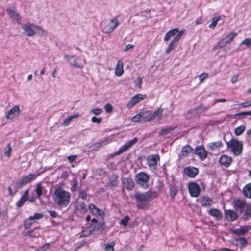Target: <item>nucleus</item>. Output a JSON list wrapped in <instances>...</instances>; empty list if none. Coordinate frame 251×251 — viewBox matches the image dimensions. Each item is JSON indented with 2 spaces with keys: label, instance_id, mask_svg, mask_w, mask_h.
I'll use <instances>...</instances> for the list:
<instances>
[{
  "label": "nucleus",
  "instance_id": "nucleus-1",
  "mask_svg": "<svg viewBox=\"0 0 251 251\" xmlns=\"http://www.w3.org/2000/svg\"><path fill=\"white\" fill-rule=\"evenodd\" d=\"M158 193L149 189L146 192H136L134 197L136 200V206L138 209L147 210L150 207V201L157 198Z\"/></svg>",
  "mask_w": 251,
  "mask_h": 251
},
{
  "label": "nucleus",
  "instance_id": "nucleus-2",
  "mask_svg": "<svg viewBox=\"0 0 251 251\" xmlns=\"http://www.w3.org/2000/svg\"><path fill=\"white\" fill-rule=\"evenodd\" d=\"M70 193L59 187L56 188L54 192L53 199L55 204L60 208L67 207L70 202Z\"/></svg>",
  "mask_w": 251,
  "mask_h": 251
},
{
  "label": "nucleus",
  "instance_id": "nucleus-3",
  "mask_svg": "<svg viewBox=\"0 0 251 251\" xmlns=\"http://www.w3.org/2000/svg\"><path fill=\"white\" fill-rule=\"evenodd\" d=\"M36 177L37 176L35 174H30L28 175L23 176L21 180L16 183L14 188V192L10 186L8 187L7 189L9 195L13 197L19 189L32 181L34 179H36Z\"/></svg>",
  "mask_w": 251,
  "mask_h": 251
},
{
  "label": "nucleus",
  "instance_id": "nucleus-4",
  "mask_svg": "<svg viewBox=\"0 0 251 251\" xmlns=\"http://www.w3.org/2000/svg\"><path fill=\"white\" fill-rule=\"evenodd\" d=\"M227 148L231 151L233 154L238 156L242 152L243 143L241 141L236 139H231L226 142Z\"/></svg>",
  "mask_w": 251,
  "mask_h": 251
},
{
  "label": "nucleus",
  "instance_id": "nucleus-5",
  "mask_svg": "<svg viewBox=\"0 0 251 251\" xmlns=\"http://www.w3.org/2000/svg\"><path fill=\"white\" fill-rule=\"evenodd\" d=\"M119 20L117 17L110 20V23L104 22L102 31L105 33H111L119 25Z\"/></svg>",
  "mask_w": 251,
  "mask_h": 251
},
{
  "label": "nucleus",
  "instance_id": "nucleus-6",
  "mask_svg": "<svg viewBox=\"0 0 251 251\" xmlns=\"http://www.w3.org/2000/svg\"><path fill=\"white\" fill-rule=\"evenodd\" d=\"M137 141V138L136 137H134L133 139L128 141L126 144H125L123 146L121 147L117 151H115L113 154H112L111 155V157H114L115 156L119 155L122 154V153L126 151L134 144L136 143Z\"/></svg>",
  "mask_w": 251,
  "mask_h": 251
},
{
  "label": "nucleus",
  "instance_id": "nucleus-7",
  "mask_svg": "<svg viewBox=\"0 0 251 251\" xmlns=\"http://www.w3.org/2000/svg\"><path fill=\"white\" fill-rule=\"evenodd\" d=\"M22 28L26 33L28 36H33L36 34V31L41 28L31 23H27L22 25Z\"/></svg>",
  "mask_w": 251,
  "mask_h": 251
},
{
  "label": "nucleus",
  "instance_id": "nucleus-8",
  "mask_svg": "<svg viewBox=\"0 0 251 251\" xmlns=\"http://www.w3.org/2000/svg\"><path fill=\"white\" fill-rule=\"evenodd\" d=\"M149 175L145 172H139L135 176V180L137 184L143 187L145 185L146 188L148 187V186L146 184L149 181Z\"/></svg>",
  "mask_w": 251,
  "mask_h": 251
},
{
  "label": "nucleus",
  "instance_id": "nucleus-9",
  "mask_svg": "<svg viewBox=\"0 0 251 251\" xmlns=\"http://www.w3.org/2000/svg\"><path fill=\"white\" fill-rule=\"evenodd\" d=\"M247 204L245 200L240 198H235L233 200L234 208L240 213H243Z\"/></svg>",
  "mask_w": 251,
  "mask_h": 251
},
{
  "label": "nucleus",
  "instance_id": "nucleus-10",
  "mask_svg": "<svg viewBox=\"0 0 251 251\" xmlns=\"http://www.w3.org/2000/svg\"><path fill=\"white\" fill-rule=\"evenodd\" d=\"M160 160V156L158 154H155L150 155L147 159V164L150 168L156 170L157 169V162Z\"/></svg>",
  "mask_w": 251,
  "mask_h": 251
},
{
  "label": "nucleus",
  "instance_id": "nucleus-11",
  "mask_svg": "<svg viewBox=\"0 0 251 251\" xmlns=\"http://www.w3.org/2000/svg\"><path fill=\"white\" fill-rule=\"evenodd\" d=\"M188 190L190 195L193 197H198L201 192V188L196 182H191L188 185Z\"/></svg>",
  "mask_w": 251,
  "mask_h": 251
},
{
  "label": "nucleus",
  "instance_id": "nucleus-12",
  "mask_svg": "<svg viewBox=\"0 0 251 251\" xmlns=\"http://www.w3.org/2000/svg\"><path fill=\"white\" fill-rule=\"evenodd\" d=\"M194 153L198 155L201 161H204L208 156V152L203 146H197L194 150Z\"/></svg>",
  "mask_w": 251,
  "mask_h": 251
},
{
  "label": "nucleus",
  "instance_id": "nucleus-13",
  "mask_svg": "<svg viewBox=\"0 0 251 251\" xmlns=\"http://www.w3.org/2000/svg\"><path fill=\"white\" fill-rule=\"evenodd\" d=\"M146 97V95L142 94H137L132 97L128 103L126 104V107L128 109L133 107L135 104L139 103L141 100L144 99Z\"/></svg>",
  "mask_w": 251,
  "mask_h": 251
},
{
  "label": "nucleus",
  "instance_id": "nucleus-14",
  "mask_svg": "<svg viewBox=\"0 0 251 251\" xmlns=\"http://www.w3.org/2000/svg\"><path fill=\"white\" fill-rule=\"evenodd\" d=\"M75 212L76 213L84 214L87 212V208L85 203L83 201H76L74 203Z\"/></svg>",
  "mask_w": 251,
  "mask_h": 251
},
{
  "label": "nucleus",
  "instance_id": "nucleus-15",
  "mask_svg": "<svg viewBox=\"0 0 251 251\" xmlns=\"http://www.w3.org/2000/svg\"><path fill=\"white\" fill-rule=\"evenodd\" d=\"M20 113L19 106L17 105L12 107L8 112L5 116V118L8 120H13L17 118Z\"/></svg>",
  "mask_w": 251,
  "mask_h": 251
},
{
  "label": "nucleus",
  "instance_id": "nucleus-16",
  "mask_svg": "<svg viewBox=\"0 0 251 251\" xmlns=\"http://www.w3.org/2000/svg\"><path fill=\"white\" fill-rule=\"evenodd\" d=\"M183 34L184 31L182 30L180 33L175 36V37L170 42L166 50L165 53L166 54H169L174 49L175 47V44L180 39Z\"/></svg>",
  "mask_w": 251,
  "mask_h": 251
},
{
  "label": "nucleus",
  "instance_id": "nucleus-17",
  "mask_svg": "<svg viewBox=\"0 0 251 251\" xmlns=\"http://www.w3.org/2000/svg\"><path fill=\"white\" fill-rule=\"evenodd\" d=\"M183 173L190 178H194L199 173L198 168L193 166H187L183 170Z\"/></svg>",
  "mask_w": 251,
  "mask_h": 251
},
{
  "label": "nucleus",
  "instance_id": "nucleus-18",
  "mask_svg": "<svg viewBox=\"0 0 251 251\" xmlns=\"http://www.w3.org/2000/svg\"><path fill=\"white\" fill-rule=\"evenodd\" d=\"M225 218L228 222H233L238 218L237 213L233 210H225Z\"/></svg>",
  "mask_w": 251,
  "mask_h": 251
},
{
  "label": "nucleus",
  "instance_id": "nucleus-19",
  "mask_svg": "<svg viewBox=\"0 0 251 251\" xmlns=\"http://www.w3.org/2000/svg\"><path fill=\"white\" fill-rule=\"evenodd\" d=\"M251 229V226H241L239 228L231 230V233L237 236L244 235Z\"/></svg>",
  "mask_w": 251,
  "mask_h": 251
},
{
  "label": "nucleus",
  "instance_id": "nucleus-20",
  "mask_svg": "<svg viewBox=\"0 0 251 251\" xmlns=\"http://www.w3.org/2000/svg\"><path fill=\"white\" fill-rule=\"evenodd\" d=\"M89 210L90 212L93 215L100 216L103 217L105 215L104 212L100 208L96 206L93 203H91L88 205Z\"/></svg>",
  "mask_w": 251,
  "mask_h": 251
},
{
  "label": "nucleus",
  "instance_id": "nucleus-21",
  "mask_svg": "<svg viewBox=\"0 0 251 251\" xmlns=\"http://www.w3.org/2000/svg\"><path fill=\"white\" fill-rule=\"evenodd\" d=\"M219 163L226 167H228L232 162V158L226 155H222L219 159Z\"/></svg>",
  "mask_w": 251,
  "mask_h": 251
},
{
  "label": "nucleus",
  "instance_id": "nucleus-22",
  "mask_svg": "<svg viewBox=\"0 0 251 251\" xmlns=\"http://www.w3.org/2000/svg\"><path fill=\"white\" fill-rule=\"evenodd\" d=\"M122 184L126 190L130 191L133 189L135 184L132 179L129 177H126L122 179Z\"/></svg>",
  "mask_w": 251,
  "mask_h": 251
},
{
  "label": "nucleus",
  "instance_id": "nucleus-23",
  "mask_svg": "<svg viewBox=\"0 0 251 251\" xmlns=\"http://www.w3.org/2000/svg\"><path fill=\"white\" fill-rule=\"evenodd\" d=\"M194 151L191 146L187 144L182 147L181 151V154L179 155L180 158L188 156L190 153H193Z\"/></svg>",
  "mask_w": 251,
  "mask_h": 251
},
{
  "label": "nucleus",
  "instance_id": "nucleus-24",
  "mask_svg": "<svg viewBox=\"0 0 251 251\" xmlns=\"http://www.w3.org/2000/svg\"><path fill=\"white\" fill-rule=\"evenodd\" d=\"M6 12L11 19L16 21L18 24H21L22 20L19 13L10 8L6 9Z\"/></svg>",
  "mask_w": 251,
  "mask_h": 251
},
{
  "label": "nucleus",
  "instance_id": "nucleus-25",
  "mask_svg": "<svg viewBox=\"0 0 251 251\" xmlns=\"http://www.w3.org/2000/svg\"><path fill=\"white\" fill-rule=\"evenodd\" d=\"M208 214L214 217L217 221H220L223 218L222 213L218 209L211 208L208 211Z\"/></svg>",
  "mask_w": 251,
  "mask_h": 251
},
{
  "label": "nucleus",
  "instance_id": "nucleus-26",
  "mask_svg": "<svg viewBox=\"0 0 251 251\" xmlns=\"http://www.w3.org/2000/svg\"><path fill=\"white\" fill-rule=\"evenodd\" d=\"M181 30L179 31L178 28H175L174 29H171L167 32L164 36V40L165 41H169L170 38L174 36H176L177 34H178Z\"/></svg>",
  "mask_w": 251,
  "mask_h": 251
},
{
  "label": "nucleus",
  "instance_id": "nucleus-27",
  "mask_svg": "<svg viewBox=\"0 0 251 251\" xmlns=\"http://www.w3.org/2000/svg\"><path fill=\"white\" fill-rule=\"evenodd\" d=\"M124 64L122 61L119 60L115 67V74L117 76H121L124 73Z\"/></svg>",
  "mask_w": 251,
  "mask_h": 251
},
{
  "label": "nucleus",
  "instance_id": "nucleus-28",
  "mask_svg": "<svg viewBox=\"0 0 251 251\" xmlns=\"http://www.w3.org/2000/svg\"><path fill=\"white\" fill-rule=\"evenodd\" d=\"M223 143L222 141L220 140L209 143L207 145V147L208 148V150L210 151H214L221 148V147H223Z\"/></svg>",
  "mask_w": 251,
  "mask_h": 251
},
{
  "label": "nucleus",
  "instance_id": "nucleus-29",
  "mask_svg": "<svg viewBox=\"0 0 251 251\" xmlns=\"http://www.w3.org/2000/svg\"><path fill=\"white\" fill-rule=\"evenodd\" d=\"M212 199L207 196L201 197L200 198V203L201 206L204 207L210 206L212 203Z\"/></svg>",
  "mask_w": 251,
  "mask_h": 251
},
{
  "label": "nucleus",
  "instance_id": "nucleus-30",
  "mask_svg": "<svg viewBox=\"0 0 251 251\" xmlns=\"http://www.w3.org/2000/svg\"><path fill=\"white\" fill-rule=\"evenodd\" d=\"M244 211L242 218L244 220L246 221L251 218V203L247 204Z\"/></svg>",
  "mask_w": 251,
  "mask_h": 251
},
{
  "label": "nucleus",
  "instance_id": "nucleus-31",
  "mask_svg": "<svg viewBox=\"0 0 251 251\" xmlns=\"http://www.w3.org/2000/svg\"><path fill=\"white\" fill-rule=\"evenodd\" d=\"M243 193L245 197L251 199V182L243 187Z\"/></svg>",
  "mask_w": 251,
  "mask_h": 251
},
{
  "label": "nucleus",
  "instance_id": "nucleus-32",
  "mask_svg": "<svg viewBox=\"0 0 251 251\" xmlns=\"http://www.w3.org/2000/svg\"><path fill=\"white\" fill-rule=\"evenodd\" d=\"M142 122L151 121L153 120L151 113L149 111H146L142 113Z\"/></svg>",
  "mask_w": 251,
  "mask_h": 251
},
{
  "label": "nucleus",
  "instance_id": "nucleus-33",
  "mask_svg": "<svg viewBox=\"0 0 251 251\" xmlns=\"http://www.w3.org/2000/svg\"><path fill=\"white\" fill-rule=\"evenodd\" d=\"M163 112V109L161 107L158 108L155 111L153 112V114H151V116L152 118H153V120L154 119L160 120L162 116Z\"/></svg>",
  "mask_w": 251,
  "mask_h": 251
},
{
  "label": "nucleus",
  "instance_id": "nucleus-34",
  "mask_svg": "<svg viewBox=\"0 0 251 251\" xmlns=\"http://www.w3.org/2000/svg\"><path fill=\"white\" fill-rule=\"evenodd\" d=\"M221 19L220 16L213 18L211 23L209 25V28L214 29L217 25L218 22Z\"/></svg>",
  "mask_w": 251,
  "mask_h": 251
},
{
  "label": "nucleus",
  "instance_id": "nucleus-35",
  "mask_svg": "<svg viewBox=\"0 0 251 251\" xmlns=\"http://www.w3.org/2000/svg\"><path fill=\"white\" fill-rule=\"evenodd\" d=\"M236 242H239L241 248L245 247L248 244V241L244 237L235 238Z\"/></svg>",
  "mask_w": 251,
  "mask_h": 251
},
{
  "label": "nucleus",
  "instance_id": "nucleus-36",
  "mask_svg": "<svg viewBox=\"0 0 251 251\" xmlns=\"http://www.w3.org/2000/svg\"><path fill=\"white\" fill-rule=\"evenodd\" d=\"M246 128L245 126L244 125H241L239 126L236 127L234 130V133L236 136H239L241 135Z\"/></svg>",
  "mask_w": 251,
  "mask_h": 251
},
{
  "label": "nucleus",
  "instance_id": "nucleus-37",
  "mask_svg": "<svg viewBox=\"0 0 251 251\" xmlns=\"http://www.w3.org/2000/svg\"><path fill=\"white\" fill-rule=\"evenodd\" d=\"M175 128L172 127L162 128L159 132V135L160 136L167 135L169 134L171 131H172Z\"/></svg>",
  "mask_w": 251,
  "mask_h": 251
},
{
  "label": "nucleus",
  "instance_id": "nucleus-38",
  "mask_svg": "<svg viewBox=\"0 0 251 251\" xmlns=\"http://www.w3.org/2000/svg\"><path fill=\"white\" fill-rule=\"evenodd\" d=\"M178 192L177 187L175 185H172L170 187V195L171 197L174 198Z\"/></svg>",
  "mask_w": 251,
  "mask_h": 251
},
{
  "label": "nucleus",
  "instance_id": "nucleus-39",
  "mask_svg": "<svg viewBox=\"0 0 251 251\" xmlns=\"http://www.w3.org/2000/svg\"><path fill=\"white\" fill-rule=\"evenodd\" d=\"M71 182H72V186H71V189H70L71 191L72 192H75L76 191V190L78 188V180H77V178H74L72 180Z\"/></svg>",
  "mask_w": 251,
  "mask_h": 251
},
{
  "label": "nucleus",
  "instance_id": "nucleus-40",
  "mask_svg": "<svg viewBox=\"0 0 251 251\" xmlns=\"http://www.w3.org/2000/svg\"><path fill=\"white\" fill-rule=\"evenodd\" d=\"M43 189L41 183H38L35 190L38 198H40V197L42 195Z\"/></svg>",
  "mask_w": 251,
  "mask_h": 251
},
{
  "label": "nucleus",
  "instance_id": "nucleus-41",
  "mask_svg": "<svg viewBox=\"0 0 251 251\" xmlns=\"http://www.w3.org/2000/svg\"><path fill=\"white\" fill-rule=\"evenodd\" d=\"M115 242L112 241L109 243L105 244L104 245V250L106 251H114V247L115 246Z\"/></svg>",
  "mask_w": 251,
  "mask_h": 251
},
{
  "label": "nucleus",
  "instance_id": "nucleus-42",
  "mask_svg": "<svg viewBox=\"0 0 251 251\" xmlns=\"http://www.w3.org/2000/svg\"><path fill=\"white\" fill-rule=\"evenodd\" d=\"M237 35V33L235 32H230L227 35H226L225 38L228 42V43H230L235 37H236Z\"/></svg>",
  "mask_w": 251,
  "mask_h": 251
},
{
  "label": "nucleus",
  "instance_id": "nucleus-43",
  "mask_svg": "<svg viewBox=\"0 0 251 251\" xmlns=\"http://www.w3.org/2000/svg\"><path fill=\"white\" fill-rule=\"evenodd\" d=\"M27 200L28 199L22 196L19 200L17 202L16 204V206L17 207H21Z\"/></svg>",
  "mask_w": 251,
  "mask_h": 251
},
{
  "label": "nucleus",
  "instance_id": "nucleus-44",
  "mask_svg": "<svg viewBox=\"0 0 251 251\" xmlns=\"http://www.w3.org/2000/svg\"><path fill=\"white\" fill-rule=\"evenodd\" d=\"M227 44H228V42H227L226 39L224 38L217 43L216 45L215 46V48H222L225 47Z\"/></svg>",
  "mask_w": 251,
  "mask_h": 251
},
{
  "label": "nucleus",
  "instance_id": "nucleus-45",
  "mask_svg": "<svg viewBox=\"0 0 251 251\" xmlns=\"http://www.w3.org/2000/svg\"><path fill=\"white\" fill-rule=\"evenodd\" d=\"M73 62L72 63H70L71 65H72L74 67H75L77 68L82 69L83 68V66L81 65V64H79L78 63V61H77L78 59V57H75L74 56V58H73Z\"/></svg>",
  "mask_w": 251,
  "mask_h": 251
},
{
  "label": "nucleus",
  "instance_id": "nucleus-46",
  "mask_svg": "<svg viewBox=\"0 0 251 251\" xmlns=\"http://www.w3.org/2000/svg\"><path fill=\"white\" fill-rule=\"evenodd\" d=\"M31 221V220L29 219V217L24 221V226L25 229H28L31 227L32 225V222Z\"/></svg>",
  "mask_w": 251,
  "mask_h": 251
},
{
  "label": "nucleus",
  "instance_id": "nucleus-47",
  "mask_svg": "<svg viewBox=\"0 0 251 251\" xmlns=\"http://www.w3.org/2000/svg\"><path fill=\"white\" fill-rule=\"evenodd\" d=\"M106 228V225L104 222L100 223L97 226H96L93 230L96 231L103 230Z\"/></svg>",
  "mask_w": 251,
  "mask_h": 251
},
{
  "label": "nucleus",
  "instance_id": "nucleus-48",
  "mask_svg": "<svg viewBox=\"0 0 251 251\" xmlns=\"http://www.w3.org/2000/svg\"><path fill=\"white\" fill-rule=\"evenodd\" d=\"M142 113H139L132 118V121L134 122H142Z\"/></svg>",
  "mask_w": 251,
  "mask_h": 251
},
{
  "label": "nucleus",
  "instance_id": "nucleus-49",
  "mask_svg": "<svg viewBox=\"0 0 251 251\" xmlns=\"http://www.w3.org/2000/svg\"><path fill=\"white\" fill-rule=\"evenodd\" d=\"M43 216L44 215L42 213H35L33 216H31L29 217V219H31V220H39L42 218Z\"/></svg>",
  "mask_w": 251,
  "mask_h": 251
},
{
  "label": "nucleus",
  "instance_id": "nucleus-50",
  "mask_svg": "<svg viewBox=\"0 0 251 251\" xmlns=\"http://www.w3.org/2000/svg\"><path fill=\"white\" fill-rule=\"evenodd\" d=\"M130 219V217L128 215H126L124 219H122L120 222V224L123 225L124 226H126L127 225L128 222Z\"/></svg>",
  "mask_w": 251,
  "mask_h": 251
},
{
  "label": "nucleus",
  "instance_id": "nucleus-51",
  "mask_svg": "<svg viewBox=\"0 0 251 251\" xmlns=\"http://www.w3.org/2000/svg\"><path fill=\"white\" fill-rule=\"evenodd\" d=\"M50 246V244L49 243H46L42 246L39 247L36 250V251H46L49 249Z\"/></svg>",
  "mask_w": 251,
  "mask_h": 251
},
{
  "label": "nucleus",
  "instance_id": "nucleus-52",
  "mask_svg": "<svg viewBox=\"0 0 251 251\" xmlns=\"http://www.w3.org/2000/svg\"><path fill=\"white\" fill-rule=\"evenodd\" d=\"M8 150L6 151H5L4 152V154L5 156L8 157H10L11 155L12 151V148L10 145V143H9L7 145Z\"/></svg>",
  "mask_w": 251,
  "mask_h": 251
},
{
  "label": "nucleus",
  "instance_id": "nucleus-53",
  "mask_svg": "<svg viewBox=\"0 0 251 251\" xmlns=\"http://www.w3.org/2000/svg\"><path fill=\"white\" fill-rule=\"evenodd\" d=\"M241 45H245L247 47H251V38H246L244 40H243Z\"/></svg>",
  "mask_w": 251,
  "mask_h": 251
},
{
  "label": "nucleus",
  "instance_id": "nucleus-54",
  "mask_svg": "<svg viewBox=\"0 0 251 251\" xmlns=\"http://www.w3.org/2000/svg\"><path fill=\"white\" fill-rule=\"evenodd\" d=\"M208 77V74L207 73H203L200 74L199 76L200 82L201 83L202 82L203 80L207 78Z\"/></svg>",
  "mask_w": 251,
  "mask_h": 251
},
{
  "label": "nucleus",
  "instance_id": "nucleus-55",
  "mask_svg": "<svg viewBox=\"0 0 251 251\" xmlns=\"http://www.w3.org/2000/svg\"><path fill=\"white\" fill-rule=\"evenodd\" d=\"M79 196L84 200H86L87 198L86 191L84 190L80 191L79 192Z\"/></svg>",
  "mask_w": 251,
  "mask_h": 251
},
{
  "label": "nucleus",
  "instance_id": "nucleus-56",
  "mask_svg": "<svg viewBox=\"0 0 251 251\" xmlns=\"http://www.w3.org/2000/svg\"><path fill=\"white\" fill-rule=\"evenodd\" d=\"M91 233H92V231L90 230H83L81 232V233L80 235V237L82 238V237H87L89 235H91Z\"/></svg>",
  "mask_w": 251,
  "mask_h": 251
},
{
  "label": "nucleus",
  "instance_id": "nucleus-57",
  "mask_svg": "<svg viewBox=\"0 0 251 251\" xmlns=\"http://www.w3.org/2000/svg\"><path fill=\"white\" fill-rule=\"evenodd\" d=\"M251 106V100L244 102L239 104L240 107L246 108Z\"/></svg>",
  "mask_w": 251,
  "mask_h": 251
},
{
  "label": "nucleus",
  "instance_id": "nucleus-58",
  "mask_svg": "<svg viewBox=\"0 0 251 251\" xmlns=\"http://www.w3.org/2000/svg\"><path fill=\"white\" fill-rule=\"evenodd\" d=\"M104 109L107 113H110L113 110V107L110 103H107L104 106Z\"/></svg>",
  "mask_w": 251,
  "mask_h": 251
},
{
  "label": "nucleus",
  "instance_id": "nucleus-59",
  "mask_svg": "<svg viewBox=\"0 0 251 251\" xmlns=\"http://www.w3.org/2000/svg\"><path fill=\"white\" fill-rule=\"evenodd\" d=\"M108 186L111 187H115L117 185V181L116 179H110L109 182L107 183Z\"/></svg>",
  "mask_w": 251,
  "mask_h": 251
},
{
  "label": "nucleus",
  "instance_id": "nucleus-60",
  "mask_svg": "<svg viewBox=\"0 0 251 251\" xmlns=\"http://www.w3.org/2000/svg\"><path fill=\"white\" fill-rule=\"evenodd\" d=\"M92 112L96 115H98L100 114L102 112V110L101 108H97L92 109Z\"/></svg>",
  "mask_w": 251,
  "mask_h": 251
},
{
  "label": "nucleus",
  "instance_id": "nucleus-61",
  "mask_svg": "<svg viewBox=\"0 0 251 251\" xmlns=\"http://www.w3.org/2000/svg\"><path fill=\"white\" fill-rule=\"evenodd\" d=\"M134 48V45L133 44H128L126 45L124 51L127 52L130 50H132Z\"/></svg>",
  "mask_w": 251,
  "mask_h": 251
},
{
  "label": "nucleus",
  "instance_id": "nucleus-62",
  "mask_svg": "<svg viewBox=\"0 0 251 251\" xmlns=\"http://www.w3.org/2000/svg\"><path fill=\"white\" fill-rule=\"evenodd\" d=\"M142 78L141 77H138L137 79V82L136 83V86L138 88H141L142 87Z\"/></svg>",
  "mask_w": 251,
  "mask_h": 251
},
{
  "label": "nucleus",
  "instance_id": "nucleus-63",
  "mask_svg": "<svg viewBox=\"0 0 251 251\" xmlns=\"http://www.w3.org/2000/svg\"><path fill=\"white\" fill-rule=\"evenodd\" d=\"M91 121L93 123H97L100 124L101 122L102 119L100 117L97 118V117L94 116L91 118Z\"/></svg>",
  "mask_w": 251,
  "mask_h": 251
},
{
  "label": "nucleus",
  "instance_id": "nucleus-64",
  "mask_svg": "<svg viewBox=\"0 0 251 251\" xmlns=\"http://www.w3.org/2000/svg\"><path fill=\"white\" fill-rule=\"evenodd\" d=\"M48 213H49L50 215L52 218H55L58 216V214L55 211L50 210L48 211Z\"/></svg>",
  "mask_w": 251,
  "mask_h": 251
}]
</instances>
